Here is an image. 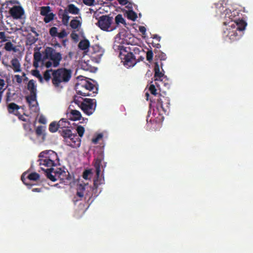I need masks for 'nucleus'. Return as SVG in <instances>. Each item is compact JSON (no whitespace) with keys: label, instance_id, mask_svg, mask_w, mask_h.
Segmentation results:
<instances>
[{"label":"nucleus","instance_id":"obj_1","mask_svg":"<svg viewBox=\"0 0 253 253\" xmlns=\"http://www.w3.org/2000/svg\"><path fill=\"white\" fill-rule=\"evenodd\" d=\"M39 157V165L45 172L47 178L53 182L59 180L60 183L66 185L72 183V177L68 171L52 168L59 164V158L56 152L51 150L43 151L40 153Z\"/></svg>","mask_w":253,"mask_h":253},{"label":"nucleus","instance_id":"obj_2","mask_svg":"<svg viewBox=\"0 0 253 253\" xmlns=\"http://www.w3.org/2000/svg\"><path fill=\"white\" fill-rule=\"evenodd\" d=\"M118 49L120 50L119 57L125 66L131 67L136 64V59L133 53L139 54L141 51L140 48L134 46L132 44L128 46L120 45Z\"/></svg>","mask_w":253,"mask_h":253},{"label":"nucleus","instance_id":"obj_3","mask_svg":"<svg viewBox=\"0 0 253 253\" xmlns=\"http://www.w3.org/2000/svg\"><path fill=\"white\" fill-rule=\"evenodd\" d=\"M246 26L247 23L245 21H240L239 23L232 22L227 25L226 30H224L223 36L228 37L231 41L238 40L242 37Z\"/></svg>","mask_w":253,"mask_h":253},{"label":"nucleus","instance_id":"obj_4","mask_svg":"<svg viewBox=\"0 0 253 253\" xmlns=\"http://www.w3.org/2000/svg\"><path fill=\"white\" fill-rule=\"evenodd\" d=\"M52 75V83L54 86L57 87L60 86L61 83H67L69 81L72 76V71L70 69L61 68L54 70Z\"/></svg>","mask_w":253,"mask_h":253},{"label":"nucleus","instance_id":"obj_5","mask_svg":"<svg viewBox=\"0 0 253 253\" xmlns=\"http://www.w3.org/2000/svg\"><path fill=\"white\" fill-rule=\"evenodd\" d=\"M98 90L94 84L87 81L78 84L76 86L77 94L84 96H94L98 93Z\"/></svg>","mask_w":253,"mask_h":253},{"label":"nucleus","instance_id":"obj_6","mask_svg":"<svg viewBox=\"0 0 253 253\" xmlns=\"http://www.w3.org/2000/svg\"><path fill=\"white\" fill-rule=\"evenodd\" d=\"M240 12L238 10L234 9L231 11L230 9H226L221 15V17L224 19V25L227 26L232 22L239 23L240 21H244L240 19Z\"/></svg>","mask_w":253,"mask_h":253},{"label":"nucleus","instance_id":"obj_7","mask_svg":"<svg viewBox=\"0 0 253 253\" xmlns=\"http://www.w3.org/2000/svg\"><path fill=\"white\" fill-rule=\"evenodd\" d=\"M113 17L110 15H103L98 18L96 25L103 31H112L117 29V25H114Z\"/></svg>","mask_w":253,"mask_h":253},{"label":"nucleus","instance_id":"obj_8","mask_svg":"<svg viewBox=\"0 0 253 253\" xmlns=\"http://www.w3.org/2000/svg\"><path fill=\"white\" fill-rule=\"evenodd\" d=\"M43 53L44 59H50L53 62L54 67H58L62 59V54L60 52H56L55 49L51 47H46Z\"/></svg>","mask_w":253,"mask_h":253},{"label":"nucleus","instance_id":"obj_9","mask_svg":"<svg viewBox=\"0 0 253 253\" xmlns=\"http://www.w3.org/2000/svg\"><path fill=\"white\" fill-rule=\"evenodd\" d=\"M27 89L30 91V95L26 97L27 102L31 108L37 107V88L35 82L33 80L29 81L27 84Z\"/></svg>","mask_w":253,"mask_h":253},{"label":"nucleus","instance_id":"obj_10","mask_svg":"<svg viewBox=\"0 0 253 253\" xmlns=\"http://www.w3.org/2000/svg\"><path fill=\"white\" fill-rule=\"evenodd\" d=\"M96 107V100L94 99L84 98L81 104V109L86 115H92Z\"/></svg>","mask_w":253,"mask_h":253},{"label":"nucleus","instance_id":"obj_11","mask_svg":"<svg viewBox=\"0 0 253 253\" xmlns=\"http://www.w3.org/2000/svg\"><path fill=\"white\" fill-rule=\"evenodd\" d=\"M88 52L92 60L97 63L100 62L104 53L103 49L98 45L90 47Z\"/></svg>","mask_w":253,"mask_h":253},{"label":"nucleus","instance_id":"obj_12","mask_svg":"<svg viewBox=\"0 0 253 253\" xmlns=\"http://www.w3.org/2000/svg\"><path fill=\"white\" fill-rule=\"evenodd\" d=\"M156 100V107L158 111H160V110H162L166 112L170 105V100L169 97L159 94Z\"/></svg>","mask_w":253,"mask_h":253},{"label":"nucleus","instance_id":"obj_13","mask_svg":"<svg viewBox=\"0 0 253 253\" xmlns=\"http://www.w3.org/2000/svg\"><path fill=\"white\" fill-rule=\"evenodd\" d=\"M9 14L14 19H18L24 14V10L21 6L15 5L10 9Z\"/></svg>","mask_w":253,"mask_h":253},{"label":"nucleus","instance_id":"obj_14","mask_svg":"<svg viewBox=\"0 0 253 253\" xmlns=\"http://www.w3.org/2000/svg\"><path fill=\"white\" fill-rule=\"evenodd\" d=\"M104 159V155L102 153H100L97 157L94 159V167L96 170V174L97 178L99 176L101 172V167L102 165V162Z\"/></svg>","mask_w":253,"mask_h":253},{"label":"nucleus","instance_id":"obj_15","mask_svg":"<svg viewBox=\"0 0 253 253\" xmlns=\"http://www.w3.org/2000/svg\"><path fill=\"white\" fill-rule=\"evenodd\" d=\"M68 118L73 121L80 120L82 118V115L79 111L71 109L67 114Z\"/></svg>","mask_w":253,"mask_h":253},{"label":"nucleus","instance_id":"obj_16","mask_svg":"<svg viewBox=\"0 0 253 253\" xmlns=\"http://www.w3.org/2000/svg\"><path fill=\"white\" fill-rule=\"evenodd\" d=\"M70 141H69L68 145L73 148H78L81 145V139L78 137L76 134L72 133V137H69Z\"/></svg>","mask_w":253,"mask_h":253},{"label":"nucleus","instance_id":"obj_17","mask_svg":"<svg viewBox=\"0 0 253 253\" xmlns=\"http://www.w3.org/2000/svg\"><path fill=\"white\" fill-rule=\"evenodd\" d=\"M85 190L84 186L80 184L78 187L76 195L74 197L73 201L76 203L81 200L84 196V191Z\"/></svg>","mask_w":253,"mask_h":253},{"label":"nucleus","instance_id":"obj_18","mask_svg":"<svg viewBox=\"0 0 253 253\" xmlns=\"http://www.w3.org/2000/svg\"><path fill=\"white\" fill-rule=\"evenodd\" d=\"M67 13L73 15H78L80 13V9L75 4H69L66 7Z\"/></svg>","mask_w":253,"mask_h":253},{"label":"nucleus","instance_id":"obj_19","mask_svg":"<svg viewBox=\"0 0 253 253\" xmlns=\"http://www.w3.org/2000/svg\"><path fill=\"white\" fill-rule=\"evenodd\" d=\"M154 72V77L156 78L155 80H162V78L164 77V74L160 71V65L157 62L155 63Z\"/></svg>","mask_w":253,"mask_h":253},{"label":"nucleus","instance_id":"obj_20","mask_svg":"<svg viewBox=\"0 0 253 253\" xmlns=\"http://www.w3.org/2000/svg\"><path fill=\"white\" fill-rule=\"evenodd\" d=\"M20 108V106L15 103H10L7 105V110L9 113L14 114L15 115H17V113Z\"/></svg>","mask_w":253,"mask_h":253},{"label":"nucleus","instance_id":"obj_21","mask_svg":"<svg viewBox=\"0 0 253 253\" xmlns=\"http://www.w3.org/2000/svg\"><path fill=\"white\" fill-rule=\"evenodd\" d=\"M42 54L39 51H36L34 54V61L33 66L35 68H38L39 66V62L42 61Z\"/></svg>","mask_w":253,"mask_h":253},{"label":"nucleus","instance_id":"obj_22","mask_svg":"<svg viewBox=\"0 0 253 253\" xmlns=\"http://www.w3.org/2000/svg\"><path fill=\"white\" fill-rule=\"evenodd\" d=\"M11 63L14 72H19L21 71L20 62L17 58L12 59L11 61Z\"/></svg>","mask_w":253,"mask_h":253},{"label":"nucleus","instance_id":"obj_23","mask_svg":"<svg viewBox=\"0 0 253 253\" xmlns=\"http://www.w3.org/2000/svg\"><path fill=\"white\" fill-rule=\"evenodd\" d=\"M58 123L59 129L70 128L71 126L70 123L66 119H60Z\"/></svg>","mask_w":253,"mask_h":253},{"label":"nucleus","instance_id":"obj_24","mask_svg":"<svg viewBox=\"0 0 253 253\" xmlns=\"http://www.w3.org/2000/svg\"><path fill=\"white\" fill-rule=\"evenodd\" d=\"M59 133L64 138H69V137H72V131L69 129V128L59 129Z\"/></svg>","mask_w":253,"mask_h":253},{"label":"nucleus","instance_id":"obj_25","mask_svg":"<svg viewBox=\"0 0 253 253\" xmlns=\"http://www.w3.org/2000/svg\"><path fill=\"white\" fill-rule=\"evenodd\" d=\"M38 40L37 37L33 36L31 34H28L26 38V44L31 45Z\"/></svg>","mask_w":253,"mask_h":253},{"label":"nucleus","instance_id":"obj_26","mask_svg":"<svg viewBox=\"0 0 253 253\" xmlns=\"http://www.w3.org/2000/svg\"><path fill=\"white\" fill-rule=\"evenodd\" d=\"M115 23L114 24L115 25H117V27H118V25L121 23L123 24L124 26L126 25V23L125 19L123 17V16L122 14H118L115 18Z\"/></svg>","mask_w":253,"mask_h":253},{"label":"nucleus","instance_id":"obj_27","mask_svg":"<svg viewBox=\"0 0 253 253\" xmlns=\"http://www.w3.org/2000/svg\"><path fill=\"white\" fill-rule=\"evenodd\" d=\"M76 18L72 19L70 23V27L73 29H76L81 26V22Z\"/></svg>","mask_w":253,"mask_h":253},{"label":"nucleus","instance_id":"obj_28","mask_svg":"<svg viewBox=\"0 0 253 253\" xmlns=\"http://www.w3.org/2000/svg\"><path fill=\"white\" fill-rule=\"evenodd\" d=\"M79 47L82 50H86L89 47V42L87 40L81 41L79 43Z\"/></svg>","mask_w":253,"mask_h":253},{"label":"nucleus","instance_id":"obj_29","mask_svg":"<svg viewBox=\"0 0 253 253\" xmlns=\"http://www.w3.org/2000/svg\"><path fill=\"white\" fill-rule=\"evenodd\" d=\"M68 14V13H64L59 17L61 19L63 24L65 26L68 25L70 18V16H69Z\"/></svg>","mask_w":253,"mask_h":253},{"label":"nucleus","instance_id":"obj_30","mask_svg":"<svg viewBox=\"0 0 253 253\" xmlns=\"http://www.w3.org/2000/svg\"><path fill=\"white\" fill-rule=\"evenodd\" d=\"M154 52L156 54L155 58L160 59L161 61L165 60L167 59V56L165 53L158 50H155Z\"/></svg>","mask_w":253,"mask_h":253},{"label":"nucleus","instance_id":"obj_31","mask_svg":"<svg viewBox=\"0 0 253 253\" xmlns=\"http://www.w3.org/2000/svg\"><path fill=\"white\" fill-rule=\"evenodd\" d=\"M49 130L51 132H55L57 130L59 132V127L58 126V123L55 122L51 123L49 126Z\"/></svg>","mask_w":253,"mask_h":253},{"label":"nucleus","instance_id":"obj_32","mask_svg":"<svg viewBox=\"0 0 253 253\" xmlns=\"http://www.w3.org/2000/svg\"><path fill=\"white\" fill-rule=\"evenodd\" d=\"M51 8L49 6H43L40 7V14L44 16L50 13Z\"/></svg>","mask_w":253,"mask_h":253},{"label":"nucleus","instance_id":"obj_33","mask_svg":"<svg viewBox=\"0 0 253 253\" xmlns=\"http://www.w3.org/2000/svg\"><path fill=\"white\" fill-rule=\"evenodd\" d=\"M55 16V15L53 13H49L44 16L43 21L45 23H48L54 19Z\"/></svg>","mask_w":253,"mask_h":253},{"label":"nucleus","instance_id":"obj_34","mask_svg":"<svg viewBox=\"0 0 253 253\" xmlns=\"http://www.w3.org/2000/svg\"><path fill=\"white\" fill-rule=\"evenodd\" d=\"M126 16L128 19L133 21H134L137 17L136 13L133 10H129L126 13Z\"/></svg>","mask_w":253,"mask_h":253},{"label":"nucleus","instance_id":"obj_35","mask_svg":"<svg viewBox=\"0 0 253 253\" xmlns=\"http://www.w3.org/2000/svg\"><path fill=\"white\" fill-rule=\"evenodd\" d=\"M39 178L40 175L36 172L31 173L27 176L28 179L33 181H36L38 180Z\"/></svg>","mask_w":253,"mask_h":253},{"label":"nucleus","instance_id":"obj_36","mask_svg":"<svg viewBox=\"0 0 253 253\" xmlns=\"http://www.w3.org/2000/svg\"><path fill=\"white\" fill-rule=\"evenodd\" d=\"M53 70L50 69V70H47L45 71L43 74V78L45 80V81L48 82L50 78H51V74L50 73L52 72V73L53 72Z\"/></svg>","mask_w":253,"mask_h":253},{"label":"nucleus","instance_id":"obj_37","mask_svg":"<svg viewBox=\"0 0 253 253\" xmlns=\"http://www.w3.org/2000/svg\"><path fill=\"white\" fill-rule=\"evenodd\" d=\"M32 75L37 77L41 83H42L43 77L40 74L39 71L37 70L32 71Z\"/></svg>","mask_w":253,"mask_h":253},{"label":"nucleus","instance_id":"obj_38","mask_svg":"<svg viewBox=\"0 0 253 253\" xmlns=\"http://www.w3.org/2000/svg\"><path fill=\"white\" fill-rule=\"evenodd\" d=\"M84 98H83L82 97H78L77 96H75L74 98V102L77 104L80 108H81V104L83 102V100Z\"/></svg>","mask_w":253,"mask_h":253},{"label":"nucleus","instance_id":"obj_39","mask_svg":"<svg viewBox=\"0 0 253 253\" xmlns=\"http://www.w3.org/2000/svg\"><path fill=\"white\" fill-rule=\"evenodd\" d=\"M4 48L6 51H10L11 50H14V47L13 46V44L10 42H6L4 45Z\"/></svg>","mask_w":253,"mask_h":253},{"label":"nucleus","instance_id":"obj_40","mask_svg":"<svg viewBox=\"0 0 253 253\" xmlns=\"http://www.w3.org/2000/svg\"><path fill=\"white\" fill-rule=\"evenodd\" d=\"M49 34L52 37H56L57 36V28L55 27H52L49 29Z\"/></svg>","mask_w":253,"mask_h":253},{"label":"nucleus","instance_id":"obj_41","mask_svg":"<svg viewBox=\"0 0 253 253\" xmlns=\"http://www.w3.org/2000/svg\"><path fill=\"white\" fill-rule=\"evenodd\" d=\"M149 90L150 91V93L155 95V96H157V89L155 87V86L152 84H150L149 87Z\"/></svg>","mask_w":253,"mask_h":253},{"label":"nucleus","instance_id":"obj_42","mask_svg":"<svg viewBox=\"0 0 253 253\" xmlns=\"http://www.w3.org/2000/svg\"><path fill=\"white\" fill-rule=\"evenodd\" d=\"M153 58V52L152 50H149L146 53V59L149 62H151Z\"/></svg>","mask_w":253,"mask_h":253},{"label":"nucleus","instance_id":"obj_43","mask_svg":"<svg viewBox=\"0 0 253 253\" xmlns=\"http://www.w3.org/2000/svg\"><path fill=\"white\" fill-rule=\"evenodd\" d=\"M77 131L79 136L81 137H83L84 132V127L81 126H78L77 128Z\"/></svg>","mask_w":253,"mask_h":253},{"label":"nucleus","instance_id":"obj_44","mask_svg":"<svg viewBox=\"0 0 253 253\" xmlns=\"http://www.w3.org/2000/svg\"><path fill=\"white\" fill-rule=\"evenodd\" d=\"M23 126L24 129L27 132H31L32 131V129L31 128V124L30 122L23 124Z\"/></svg>","mask_w":253,"mask_h":253},{"label":"nucleus","instance_id":"obj_45","mask_svg":"<svg viewBox=\"0 0 253 253\" xmlns=\"http://www.w3.org/2000/svg\"><path fill=\"white\" fill-rule=\"evenodd\" d=\"M44 130V127L43 126H40L37 127L36 129V133L38 136H41L43 131Z\"/></svg>","mask_w":253,"mask_h":253},{"label":"nucleus","instance_id":"obj_46","mask_svg":"<svg viewBox=\"0 0 253 253\" xmlns=\"http://www.w3.org/2000/svg\"><path fill=\"white\" fill-rule=\"evenodd\" d=\"M91 172L90 169L85 170L83 174V177L84 179H88L89 178V176L91 174Z\"/></svg>","mask_w":253,"mask_h":253},{"label":"nucleus","instance_id":"obj_47","mask_svg":"<svg viewBox=\"0 0 253 253\" xmlns=\"http://www.w3.org/2000/svg\"><path fill=\"white\" fill-rule=\"evenodd\" d=\"M103 137V135L101 133L97 134V135L92 139V142L93 143L96 144L98 143V141L101 139Z\"/></svg>","mask_w":253,"mask_h":253},{"label":"nucleus","instance_id":"obj_48","mask_svg":"<svg viewBox=\"0 0 253 253\" xmlns=\"http://www.w3.org/2000/svg\"><path fill=\"white\" fill-rule=\"evenodd\" d=\"M67 36V34L65 29H63L60 33H58L57 37L59 39H63Z\"/></svg>","mask_w":253,"mask_h":253},{"label":"nucleus","instance_id":"obj_49","mask_svg":"<svg viewBox=\"0 0 253 253\" xmlns=\"http://www.w3.org/2000/svg\"><path fill=\"white\" fill-rule=\"evenodd\" d=\"M82 67L84 70L91 71V66H88L87 63L86 62H84V63H82Z\"/></svg>","mask_w":253,"mask_h":253},{"label":"nucleus","instance_id":"obj_50","mask_svg":"<svg viewBox=\"0 0 253 253\" xmlns=\"http://www.w3.org/2000/svg\"><path fill=\"white\" fill-rule=\"evenodd\" d=\"M83 3L88 6H92L94 4L95 0H83Z\"/></svg>","mask_w":253,"mask_h":253},{"label":"nucleus","instance_id":"obj_51","mask_svg":"<svg viewBox=\"0 0 253 253\" xmlns=\"http://www.w3.org/2000/svg\"><path fill=\"white\" fill-rule=\"evenodd\" d=\"M0 40H1V42H3L7 41L4 32H0Z\"/></svg>","mask_w":253,"mask_h":253},{"label":"nucleus","instance_id":"obj_52","mask_svg":"<svg viewBox=\"0 0 253 253\" xmlns=\"http://www.w3.org/2000/svg\"><path fill=\"white\" fill-rule=\"evenodd\" d=\"M14 79L16 80V81L18 84H20L22 83L23 81L22 77L19 75H15L14 76Z\"/></svg>","mask_w":253,"mask_h":253},{"label":"nucleus","instance_id":"obj_53","mask_svg":"<svg viewBox=\"0 0 253 253\" xmlns=\"http://www.w3.org/2000/svg\"><path fill=\"white\" fill-rule=\"evenodd\" d=\"M5 85V82L2 79V77L0 75V91L2 89L3 87Z\"/></svg>","mask_w":253,"mask_h":253},{"label":"nucleus","instance_id":"obj_54","mask_svg":"<svg viewBox=\"0 0 253 253\" xmlns=\"http://www.w3.org/2000/svg\"><path fill=\"white\" fill-rule=\"evenodd\" d=\"M11 92L9 91L6 92L5 101L7 103L11 101Z\"/></svg>","mask_w":253,"mask_h":253},{"label":"nucleus","instance_id":"obj_55","mask_svg":"<svg viewBox=\"0 0 253 253\" xmlns=\"http://www.w3.org/2000/svg\"><path fill=\"white\" fill-rule=\"evenodd\" d=\"M29 29L30 30V31L31 32H32V33H33L35 35V36L36 37H38L39 36V34L36 31V28H34L33 27H30L29 28Z\"/></svg>","mask_w":253,"mask_h":253},{"label":"nucleus","instance_id":"obj_56","mask_svg":"<svg viewBox=\"0 0 253 253\" xmlns=\"http://www.w3.org/2000/svg\"><path fill=\"white\" fill-rule=\"evenodd\" d=\"M139 31L143 35H145L146 32V29L144 26H141L139 27Z\"/></svg>","mask_w":253,"mask_h":253},{"label":"nucleus","instance_id":"obj_57","mask_svg":"<svg viewBox=\"0 0 253 253\" xmlns=\"http://www.w3.org/2000/svg\"><path fill=\"white\" fill-rule=\"evenodd\" d=\"M67 13L66 8L65 9L60 8L58 11V17H59L60 16H61V15L63 14V13Z\"/></svg>","mask_w":253,"mask_h":253},{"label":"nucleus","instance_id":"obj_58","mask_svg":"<svg viewBox=\"0 0 253 253\" xmlns=\"http://www.w3.org/2000/svg\"><path fill=\"white\" fill-rule=\"evenodd\" d=\"M119 3L122 5H125L127 4L128 0H117Z\"/></svg>","mask_w":253,"mask_h":253},{"label":"nucleus","instance_id":"obj_59","mask_svg":"<svg viewBox=\"0 0 253 253\" xmlns=\"http://www.w3.org/2000/svg\"><path fill=\"white\" fill-rule=\"evenodd\" d=\"M71 37L72 38V39H73V40H77L78 38V35L77 33H75V32H73L72 33V34H71Z\"/></svg>","mask_w":253,"mask_h":253},{"label":"nucleus","instance_id":"obj_60","mask_svg":"<svg viewBox=\"0 0 253 253\" xmlns=\"http://www.w3.org/2000/svg\"><path fill=\"white\" fill-rule=\"evenodd\" d=\"M52 66H53V62H51V61H48L46 62L45 63V66L47 68L51 67Z\"/></svg>","mask_w":253,"mask_h":253},{"label":"nucleus","instance_id":"obj_61","mask_svg":"<svg viewBox=\"0 0 253 253\" xmlns=\"http://www.w3.org/2000/svg\"><path fill=\"white\" fill-rule=\"evenodd\" d=\"M25 173H23L22 176H21V180L22 181H23V182L25 184V185H30V184L28 183H26V178H25Z\"/></svg>","mask_w":253,"mask_h":253},{"label":"nucleus","instance_id":"obj_62","mask_svg":"<svg viewBox=\"0 0 253 253\" xmlns=\"http://www.w3.org/2000/svg\"><path fill=\"white\" fill-rule=\"evenodd\" d=\"M99 183H98V180L97 179L96 180H94L93 182V188L94 189H97L98 188Z\"/></svg>","mask_w":253,"mask_h":253},{"label":"nucleus","instance_id":"obj_63","mask_svg":"<svg viewBox=\"0 0 253 253\" xmlns=\"http://www.w3.org/2000/svg\"><path fill=\"white\" fill-rule=\"evenodd\" d=\"M39 123L42 124H45L46 123V120L43 117H41L39 119Z\"/></svg>","mask_w":253,"mask_h":253},{"label":"nucleus","instance_id":"obj_64","mask_svg":"<svg viewBox=\"0 0 253 253\" xmlns=\"http://www.w3.org/2000/svg\"><path fill=\"white\" fill-rule=\"evenodd\" d=\"M153 38L154 39L156 40L158 42H160V41L161 40V37H160L158 35H154L153 36Z\"/></svg>","mask_w":253,"mask_h":253}]
</instances>
